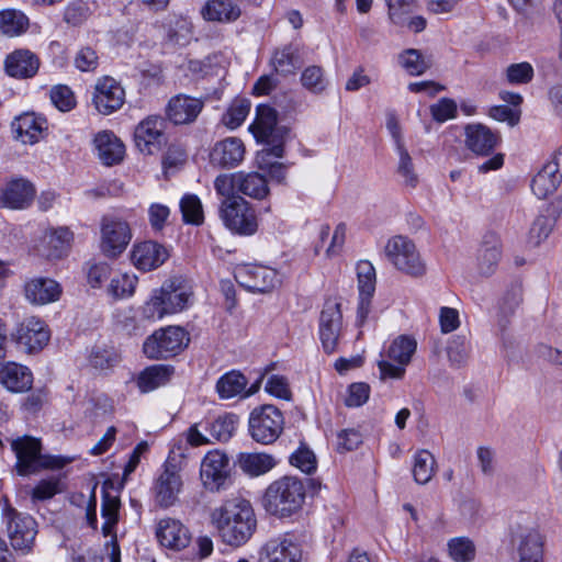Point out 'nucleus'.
<instances>
[{
    "instance_id": "f257e3e1",
    "label": "nucleus",
    "mask_w": 562,
    "mask_h": 562,
    "mask_svg": "<svg viewBox=\"0 0 562 562\" xmlns=\"http://www.w3.org/2000/svg\"><path fill=\"white\" fill-rule=\"evenodd\" d=\"M211 518L223 541L234 547L245 544L257 527L250 502L239 496L225 501L212 512Z\"/></svg>"
},
{
    "instance_id": "f03ea898",
    "label": "nucleus",
    "mask_w": 562,
    "mask_h": 562,
    "mask_svg": "<svg viewBox=\"0 0 562 562\" xmlns=\"http://www.w3.org/2000/svg\"><path fill=\"white\" fill-rule=\"evenodd\" d=\"M304 501L303 482L294 476H283L267 487L262 505L269 514L284 518L300 510Z\"/></svg>"
},
{
    "instance_id": "7ed1b4c3",
    "label": "nucleus",
    "mask_w": 562,
    "mask_h": 562,
    "mask_svg": "<svg viewBox=\"0 0 562 562\" xmlns=\"http://www.w3.org/2000/svg\"><path fill=\"white\" fill-rule=\"evenodd\" d=\"M283 428V414L273 405L267 404L256 407L249 415V435L255 441L261 445L274 442L282 434Z\"/></svg>"
},
{
    "instance_id": "20e7f679",
    "label": "nucleus",
    "mask_w": 562,
    "mask_h": 562,
    "mask_svg": "<svg viewBox=\"0 0 562 562\" xmlns=\"http://www.w3.org/2000/svg\"><path fill=\"white\" fill-rule=\"evenodd\" d=\"M133 237L130 224L114 215H105L100 222V251L109 259L119 258Z\"/></svg>"
},
{
    "instance_id": "39448f33",
    "label": "nucleus",
    "mask_w": 562,
    "mask_h": 562,
    "mask_svg": "<svg viewBox=\"0 0 562 562\" xmlns=\"http://www.w3.org/2000/svg\"><path fill=\"white\" fill-rule=\"evenodd\" d=\"M385 255L397 270L411 277L418 278L426 272V265L419 251L407 237L391 238L385 246Z\"/></svg>"
},
{
    "instance_id": "423d86ee",
    "label": "nucleus",
    "mask_w": 562,
    "mask_h": 562,
    "mask_svg": "<svg viewBox=\"0 0 562 562\" xmlns=\"http://www.w3.org/2000/svg\"><path fill=\"white\" fill-rule=\"evenodd\" d=\"M189 342L183 328L168 326L156 330L144 342V353L151 359H167L180 352Z\"/></svg>"
},
{
    "instance_id": "0eeeda50",
    "label": "nucleus",
    "mask_w": 562,
    "mask_h": 562,
    "mask_svg": "<svg viewBox=\"0 0 562 562\" xmlns=\"http://www.w3.org/2000/svg\"><path fill=\"white\" fill-rule=\"evenodd\" d=\"M8 537L14 550L27 553L31 551L37 535V524L27 514L19 513L7 506L3 510Z\"/></svg>"
},
{
    "instance_id": "6e6552de",
    "label": "nucleus",
    "mask_w": 562,
    "mask_h": 562,
    "mask_svg": "<svg viewBox=\"0 0 562 562\" xmlns=\"http://www.w3.org/2000/svg\"><path fill=\"white\" fill-rule=\"evenodd\" d=\"M416 347V340L409 336L401 335L395 338L389 347L387 358L396 364L385 359L380 360L378 367L381 380L402 379L405 374V367L411 362Z\"/></svg>"
},
{
    "instance_id": "1a4fd4ad",
    "label": "nucleus",
    "mask_w": 562,
    "mask_h": 562,
    "mask_svg": "<svg viewBox=\"0 0 562 562\" xmlns=\"http://www.w3.org/2000/svg\"><path fill=\"white\" fill-rule=\"evenodd\" d=\"M11 447L16 456L15 469L19 475L25 476L43 468L54 467L48 458L42 456V445L36 438L30 436L18 438L12 441Z\"/></svg>"
},
{
    "instance_id": "9d476101",
    "label": "nucleus",
    "mask_w": 562,
    "mask_h": 562,
    "mask_svg": "<svg viewBox=\"0 0 562 562\" xmlns=\"http://www.w3.org/2000/svg\"><path fill=\"white\" fill-rule=\"evenodd\" d=\"M11 338L27 353H35L48 344L50 330L43 319L30 316L18 324L15 330L11 333Z\"/></svg>"
},
{
    "instance_id": "9b49d317",
    "label": "nucleus",
    "mask_w": 562,
    "mask_h": 562,
    "mask_svg": "<svg viewBox=\"0 0 562 562\" xmlns=\"http://www.w3.org/2000/svg\"><path fill=\"white\" fill-rule=\"evenodd\" d=\"M234 277L243 288L259 293L270 292L281 282L274 269L260 265H240Z\"/></svg>"
},
{
    "instance_id": "f8f14e48",
    "label": "nucleus",
    "mask_w": 562,
    "mask_h": 562,
    "mask_svg": "<svg viewBox=\"0 0 562 562\" xmlns=\"http://www.w3.org/2000/svg\"><path fill=\"white\" fill-rule=\"evenodd\" d=\"M342 333V314L340 304L327 301L319 317V338L326 353L337 350L338 341Z\"/></svg>"
},
{
    "instance_id": "ddd939ff",
    "label": "nucleus",
    "mask_w": 562,
    "mask_h": 562,
    "mask_svg": "<svg viewBox=\"0 0 562 562\" xmlns=\"http://www.w3.org/2000/svg\"><path fill=\"white\" fill-rule=\"evenodd\" d=\"M165 125L162 117L150 115L136 126L134 137L140 153L154 155L162 148L166 144Z\"/></svg>"
},
{
    "instance_id": "4468645a",
    "label": "nucleus",
    "mask_w": 562,
    "mask_h": 562,
    "mask_svg": "<svg viewBox=\"0 0 562 562\" xmlns=\"http://www.w3.org/2000/svg\"><path fill=\"white\" fill-rule=\"evenodd\" d=\"M301 546L289 536H280L265 542L258 552L257 562H301Z\"/></svg>"
},
{
    "instance_id": "2eb2a0df",
    "label": "nucleus",
    "mask_w": 562,
    "mask_h": 562,
    "mask_svg": "<svg viewBox=\"0 0 562 562\" xmlns=\"http://www.w3.org/2000/svg\"><path fill=\"white\" fill-rule=\"evenodd\" d=\"M125 99V91L121 85L111 77L99 79L94 87L92 102L97 111L108 115L119 110Z\"/></svg>"
},
{
    "instance_id": "dca6fc26",
    "label": "nucleus",
    "mask_w": 562,
    "mask_h": 562,
    "mask_svg": "<svg viewBox=\"0 0 562 562\" xmlns=\"http://www.w3.org/2000/svg\"><path fill=\"white\" fill-rule=\"evenodd\" d=\"M35 188L27 179L12 178L0 188V207L22 210L31 206Z\"/></svg>"
},
{
    "instance_id": "f3484780",
    "label": "nucleus",
    "mask_w": 562,
    "mask_h": 562,
    "mask_svg": "<svg viewBox=\"0 0 562 562\" xmlns=\"http://www.w3.org/2000/svg\"><path fill=\"white\" fill-rule=\"evenodd\" d=\"M200 475L206 488L220 490L229 475L228 457L218 450L207 452L201 462Z\"/></svg>"
},
{
    "instance_id": "a211bd4d",
    "label": "nucleus",
    "mask_w": 562,
    "mask_h": 562,
    "mask_svg": "<svg viewBox=\"0 0 562 562\" xmlns=\"http://www.w3.org/2000/svg\"><path fill=\"white\" fill-rule=\"evenodd\" d=\"M173 460L172 457L168 458L155 484L156 501L162 507L173 505L182 488V479L177 465L172 463Z\"/></svg>"
},
{
    "instance_id": "6ab92c4d",
    "label": "nucleus",
    "mask_w": 562,
    "mask_h": 562,
    "mask_svg": "<svg viewBox=\"0 0 562 562\" xmlns=\"http://www.w3.org/2000/svg\"><path fill=\"white\" fill-rule=\"evenodd\" d=\"M204 103L202 98L179 93L169 100L166 115L176 125L191 124L198 119Z\"/></svg>"
},
{
    "instance_id": "aec40b11",
    "label": "nucleus",
    "mask_w": 562,
    "mask_h": 562,
    "mask_svg": "<svg viewBox=\"0 0 562 562\" xmlns=\"http://www.w3.org/2000/svg\"><path fill=\"white\" fill-rule=\"evenodd\" d=\"M168 257L167 248L151 240L134 244L131 251L132 263L142 271L157 269Z\"/></svg>"
},
{
    "instance_id": "412c9836",
    "label": "nucleus",
    "mask_w": 562,
    "mask_h": 562,
    "mask_svg": "<svg viewBox=\"0 0 562 562\" xmlns=\"http://www.w3.org/2000/svg\"><path fill=\"white\" fill-rule=\"evenodd\" d=\"M246 148L238 137H227L215 143L210 154V160L221 168H235L245 157Z\"/></svg>"
},
{
    "instance_id": "4be33fe9",
    "label": "nucleus",
    "mask_w": 562,
    "mask_h": 562,
    "mask_svg": "<svg viewBox=\"0 0 562 562\" xmlns=\"http://www.w3.org/2000/svg\"><path fill=\"white\" fill-rule=\"evenodd\" d=\"M98 158L105 166L120 164L125 155V145L112 131H101L93 138Z\"/></svg>"
},
{
    "instance_id": "5701e85b",
    "label": "nucleus",
    "mask_w": 562,
    "mask_h": 562,
    "mask_svg": "<svg viewBox=\"0 0 562 562\" xmlns=\"http://www.w3.org/2000/svg\"><path fill=\"white\" fill-rule=\"evenodd\" d=\"M156 536L161 546L173 550L184 549L191 542L189 529L181 521L173 518L161 519Z\"/></svg>"
},
{
    "instance_id": "b1692460",
    "label": "nucleus",
    "mask_w": 562,
    "mask_h": 562,
    "mask_svg": "<svg viewBox=\"0 0 562 562\" xmlns=\"http://www.w3.org/2000/svg\"><path fill=\"white\" fill-rule=\"evenodd\" d=\"M0 384L12 393H24L32 389L31 370L16 362H7L0 369Z\"/></svg>"
},
{
    "instance_id": "393cba45",
    "label": "nucleus",
    "mask_w": 562,
    "mask_h": 562,
    "mask_svg": "<svg viewBox=\"0 0 562 562\" xmlns=\"http://www.w3.org/2000/svg\"><path fill=\"white\" fill-rule=\"evenodd\" d=\"M171 314L184 310L192 296V289L182 277H172L160 288Z\"/></svg>"
},
{
    "instance_id": "a878e982",
    "label": "nucleus",
    "mask_w": 562,
    "mask_h": 562,
    "mask_svg": "<svg viewBox=\"0 0 562 562\" xmlns=\"http://www.w3.org/2000/svg\"><path fill=\"white\" fill-rule=\"evenodd\" d=\"M5 71L14 78H32L40 68L38 57L29 49H16L4 61Z\"/></svg>"
},
{
    "instance_id": "bb28decb",
    "label": "nucleus",
    "mask_w": 562,
    "mask_h": 562,
    "mask_svg": "<svg viewBox=\"0 0 562 562\" xmlns=\"http://www.w3.org/2000/svg\"><path fill=\"white\" fill-rule=\"evenodd\" d=\"M16 139L23 144L33 145L43 138L46 131V120L34 113H24L12 123Z\"/></svg>"
},
{
    "instance_id": "cd10ccee",
    "label": "nucleus",
    "mask_w": 562,
    "mask_h": 562,
    "mask_svg": "<svg viewBox=\"0 0 562 562\" xmlns=\"http://www.w3.org/2000/svg\"><path fill=\"white\" fill-rule=\"evenodd\" d=\"M501 240L494 233L484 235L477 250V269L480 274H493L502 257Z\"/></svg>"
},
{
    "instance_id": "c85d7f7f",
    "label": "nucleus",
    "mask_w": 562,
    "mask_h": 562,
    "mask_svg": "<svg viewBox=\"0 0 562 562\" xmlns=\"http://www.w3.org/2000/svg\"><path fill=\"white\" fill-rule=\"evenodd\" d=\"M498 136L483 124L465 126V145L476 155H488L497 145Z\"/></svg>"
},
{
    "instance_id": "c756f323",
    "label": "nucleus",
    "mask_w": 562,
    "mask_h": 562,
    "mask_svg": "<svg viewBox=\"0 0 562 562\" xmlns=\"http://www.w3.org/2000/svg\"><path fill=\"white\" fill-rule=\"evenodd\" d=\"M61 288L53 279L35 278L25 284V296L33 303L44 305L60 297Z\"/></svg>"
},
{
    "instance_id": "7c9ffc66",
    "label": "nucleus",
    "mask_w": 562,
    "mask_h": 562,
    "mask_svg": "<svg viewBox=\"0 0 562 562\" xmlns=\"http://www.w3.org/2000/svg\"><path fill=\"white\" fill-rule=\"evenodd\" d=\"M74 240V233L67 227H59L47 232L43 239L41 254L48 259L65 257Z\"/></svg>"
},
{
    "instance_id": "2f4dec72",
    "label": "nucleus",
    "mask_w": 562,
    "mask_h": 562,
    "mask_svg": "<svg viewBox=\"0 0 562 562\" xmlns=\"http://www.w3.org/2000/svg\"><path fill=\"white\" fill-rule=\"evenodd\" d=\"M514 542L519 559L543 560V539L533 528H521L515 536Z\"/></svg>"
},
{
    "instance_id": "473e14b6",
    "label": "nucleus",
    "mask_w": 562,
    "mask_h": 562,
    "mask_svg": "<svg viewBox=\"0 0 562 562\" xmlns=\"http://www.w3.org/2000/svg\"><path fill=\"white\" fill-rule=\"evenodd\" d=\"M257 140L272 144L277 134V112L269 105H259L257 108L256 121L250 125Z\"/></svg>"
},
{
    "instance_id": "72a5a7b5",
    "label": "nucleus",
    "mask_w": 562,
    "mask_h": 562,
    "mask_svg": "<svg viewBox=\"0 0 562 562\" xmlns=\"http://www.w3.org/2000/svg\"><path fill=\"white\" fill-rule=\"evenodd\" d=\"M240 14V8L232 0H209L201 8L202 18L209 22L232 23Z\"/></svg>"
},
{
    "instance_id": "f704fd0d",
    "label": "nucleus",
    "mask_w": 562,
    "mask_h": 562,
    "mask_svg": "<svg viewBox=\"0 0 562 562\" xmlns=\"http://www.w3.org/2000/svg\"><path fill=\"white\" fill-rule=\"evenodd\" d=\"M214 188L221 199L220 211L248 210L247 202L234 191V176L220 175L214 181Z\"/></svg>"
},
{
    "instance_id": "c9c22d12",
    "label": "nucleus",
    "mask_w": 562,
    "mask_h": 562,
    "mask_svg": "<svg viewBox=\"0 0 562 562\" xmlns=\"http://www.w3.org/2000/svg\"><path fill=\"white\" fill-rule=\"evenodd\" d=\"M552 168V166L544 164L531 180V191L538 199H547L562 183V176L557 172V169L553 170Z\"/></svg>"
},
{
    "instance_id": "e433bc0d",
    "label": "nucleus",
    "mask_w": 562,
    "mask_h": 562,
    "mask_svg": "<svg viewBox=\"0 0 562 562\" xmlns=\"http://www.w3.org/2000/svg\"><path fill=\"white\" fill-rule=\"evenodd\" d=\"M193 30L194 26L190 19L173 16L166 25L165 41L170 46H187L193 40Z\"/></svg>"
},
{
    "instance_id": "4c0bfd02",
    "label": "nucleus",
    "mask_w": 562,
    "mask_h": 562,
    "mask_svg": "<svg viewBox=\"0 0 562 562\" xmlns=\"http://www.w3.org/2000/svg\"><path fill=\"white\" fill-rule=\"evenodd\" d=\"M270 64L274 72L288 76L295 74L300 67V50L299 47L293 44H288L281 48H277L273 52Z\"/></svg>"
},
{
    "instance_id": "58836bf2",
    "label": "nucleus",
    "mask_w": 562,
    "mask_h": 562,
    "mask_svg": "<svg viewBox=\"0 0 562 562\" xmlns=\"http://www.w3.org/2000/svg\"><path fill=\"white\" fill-rule=\"evenodd\" d=\"M173 369L169 366L155 364L140 372L137 385L142 393H148L165 385L171 378Z\"/></svg>"
},
{
    "instance_id": "ea45409f",
    "label": "nucleus",
    "mask_w": 562,
    "mask_h": 562,
    "mask_svg": "<svg viewBox=\"0 0 562 562\" xmlns=\"http://www.w3.org/2000/svg\"><path fill=\"white\" fill-rule=\"evenodd\" d=\"M221 217L224 225L237 235H252L259 226L256 213H221Z\"/></svg>"
},
{
    "instance_id": "a19ab883",
    "label": "nucleus",
    "mask_w": 562,
    "mask_h": 562,
    "mask_svg": "<svg viewBox=\"0 0 562 562\" xmlns=\"http://www.w3.org/2000/svg\"><path fill=\"white\" fill-rule=\"evenodd\" d=\"M238 464L250 476H259L270 471L276 465V462L267 453H240Z\"/></svg>"
},
{
    "instance_id": "79ce46f5",
    "label": "nucleus",
    "mask_w": 562,
    "mask_h": 562,
    "mask_svg": "<svg viewBox=\"0 0 562 562\" xmlns=\"http://www.w3.org/2000/svg\"><path fill=\"white\" fill-rule=\"evenodd\" d=\"M237 184L244 194L252 199L262 200L269 194L267 179L259 172L239 173Z\"/></svg>"
},
{
    "instance_id": "37998d69",
    "label": "nucleus",
    "mask_w": 562,
    "mask_h": 562,
    "mask_svg": "<svg viewBox=\"0 0 562 562\" xmlns=\"http://www.w3.org/2000/svg\"><path fill=\"white\" fill-rule=\"evenodd\" d=\"M247 379L237 371H231L221 376L216 383V391L221 398L228 400L245 392Z\"/></svg>"
},
{
    "instance_id": "c03bdc74",
    "label": "nucleus",
    "mask_w": 562,
    "mask_h": 562,
    "mask_svg": "<svg viewBox=\"0 0 562 562\" xmlns=\"http://www.w3.org/2000/svg\"><path fill=\"white\" fill-rule=\"evenodd\" d=\"M400 65L411 75L420 76L432 65L431 59L425 57L420 50L408 48L398 55Z\"/></svg>"
},
{
    "instance_id": "a18cd8bd",
    "label": "nucleus",
    "mask_w": 562,
    "mask_h": 562,
    "mask_svg": "<svg viewBox=\"0 0 562 562\" xmlns=\"http://www.w3.org/2000/svg\"><path fill=\"white\" fill-rule=\"evenodd\" d=\"M121 501L117 496H111L104 493L101 504V516L104 519L102 525V533L104 537L114 533V528L119 522Z\"/></svg>"
},
{
    "instance_id": "49530a36",
    "label": "nucleus",
    "mask_w": 562,
    "mask_h": 562,
    "mask_svg": "<svg viewBox=\"0 0 562 562\" xmlns=\"http://www.w3.org/2000/svg\"><path fill=\"white\" fill-rule=\"evenodd\" d=\"M436 472L435 457L428 450H419L414 457L413 475L418 484L428 483Z\"/></svg>"
},
{
    "instance_id": "de8ad7c7",
    "label": "nucleus",
    "mask_w": 562,
    "mask_h": 562,
    "mask_svg": "<svg viewBox=\"0 0 562 562\" xmlns=\"http://www.w3.org/2000/svg\"><path fill=\"white\" fill-rule=\"evenodd\" d=\"M27 18L16 10H4L0 12V32L3 35L13 37L26 31Z\"/></svg>"
},
{
    "instance_id": "09e8293b",
    "label": "nucleus",
    "mask_w": 562,
    "mask_h": 562,
    "mask_svg": "<svg viewBox=\"0 0 562 562\" xmlns=\"http://www.w3.org/2000/svg\"><path fill=\"white\" fill-rule=\"evenodd\" d=\"M300 81L306 90L315 94L323 93L328 86L325 71L318 65L307 66L302 71Z\"/></svg>"
},
{
    "instance_id": "8fccbe9b",
    "label": "nucleus",
    "mask_w": 562,
    "mask_h": 562,
    "mask_svg": "<svg viewBox=\"0 0 562 562\" xmlns=\"http://www.w3.org/2000/svg\"><path fill=\"white\" fill-rule=\"evenodd\" d=\"M237 420L238 418L236 415L225 414L210 423L206 430L212 439L227 441L236 429Z\"/></svg>"
},
{
    "instance_id": "3c124183",
    "label": "nucleus",
    "mask_w": 562,
    "mask_h": 562,
    "mask_svg": "<svg viewBox=\"0 0 562 562\" xmlns=\"http://www.w3.org/2000/svg\"><path fill=\"white\" fill-rule=\"evenodd\" d=\"M250 110V102L246 99H237L232 102L227 111L223 114L222 123L235 130L241 125Z\"/></svg>"
},
{
    "instance_id": "603ef678",
    "label": "nucleus",
    "mask_w": 562,
    "mask_h": 562,
    "mask_svg": "<svg viewBox=\"0 0 562 562\" xmlns=\"http://www.w3.org/2000/svg\"><path fill=\"white\" fill-rule=\"evenodd\" d=\"M448 551L456 562H471L475 558L474 543L464 537L453 538L448 542Z\"/></svg>"
},
{
    "instance_id": "864d4df0",
    "label": "nucleus",
    "mask_w": 562,
    "mask_h": 562,
    "mask_svg": "<svg viewBox=\"0 0 562 562\" xmlns=\"http://www.w3.org/2000/svg\"><path fill=\"white\" fill-rule=\"evenodd\" d=\"M522 300V289L520 284H512L503 294L499 301V323L513 315Z\"/></svg>"
},
{
    "instance_id": "5fc2aeb1",
    "label": "nucleus",
    "mask_w": 562,
    "mask_h": 562,
    "mask_svg": "<svg viewBox=\"0 0 562 562\" xmlns=\"http://www.w3.org/2000/svg\"><path fill=\"white\" fill-rule=\"evenodd\" d=\"M358 289L361 295H373L375 291V269L368 260L357 265Z\"/></svg>"
},
{
    "instance_id": "6e6d98bb",
    "label": "nucleus",
    "mask_w": 562,
    "mask_h": 562,
    "mask_svg": "<svg viewBox=\"0 0 562 562\" xmlns=\"http://www.w3.org/2000/svg\"><path fill=\"white\" fill-rule=\"evenodd\" d=\"M290 463L306 474L313 473L317 467L315 453L305 443L290 456Z\"/></svg>"
},
{
    "instance_id": "4d7b16f0",
    "label": "nucleus",
    "mask_w": 562,
    "mask_h": 562,
    "mask_svg": "<svg viewBox=\"0 0 562 562\" xmlns=\"http://www.w3.org/2000/svg\"><path fill=\"white\" fill-rule=\"evenodd\" d=\"M136 284V276L122 273L112 278L109 286V293L115 299L128 297L134 293Z\"/></svg>"
},
{
    "instance_id": "13d9d810",
    "label": "nucleus",
    "mask_w": 562,
    "mask_h": 562,
    "mask_svg": "<svg viewBox=\"0 0 562 562\" xmlns=\"http://www.w3.org/2000/svg\"><path fill=\"white\" fill-rule=\"evenodd\" d=\"M142 314L146 319H160L167 314H171L161 294L160 289L155 290L150 299L142 307Z\"/></svg>"
},
{
    "instance_id": "bf43d9fd",
    "label": "nucleus",
    "mask_w": 562,
    "mask_h": 562,
    "mask_svg": "<svg viewBox=\"0 0 562 562\" xmlns=\"http://www.w3.org/2000/svg\"><path fill=\"white\" fill-rule=\"evenodd\" d=\"M400 160L397 165V172L403 178L404 183L411 188H415L418 182V177L415 172L412 157L407 149L404 147L396 148Z\"/></svg>"
},
{
    "instance_id": "052dcab7",
    "label": "nucleus",
    "mask_w": 562,
    "mask_h": 562,
    "mask_svg": "<svg viewBox=\"0 0 562 562\" xmlns=\"http://www.w3.org/2000/svg\"><path fill=\"white\" fill-rule=\"evenodd\" d=\"M469 357V341L465 336H456L448 346V358L452 366H463Z\"/></svg>"
},
{
    "instance_id": "680f3d73",
    "label": "nucleus",
    "mask_w": 562,
    "mask_h": 562,
    "mask_svg": "<svg viewBox=\"0 0 562 562\" xmlns=\"http://www.w3.org/2000/svg\"><path fill=\"white\" fill-rule=\"evenodd\" d=\"M533 68L527 63L512 64L506 68V79L510 85H526L533 78Z\"/></svg>"
},
{
    "instance_id": "e2e57ef3",
    "label": "nucleus",
    "mask_w": 562,
    "mask_h": 562,
    "mask_svg": "<svg viewBox=\"0 0 562 562\" xmlns=\"http://www.w3.org/2000/svg\"><path fill=\"white\" fill-rule=\"evenodd\" d=\"M557 222L555 216L548 213H540L532 223L530 228L531 238L536 239L537 244L548 238Z\"/></svg>"
},
{
    "instance_id": "0e129e2a",
    "label": "nucleus",
    "mask_w": 562,
    "mask_h": 562,
    "mask_svg": "<svg viewBox=\"0 0 562 562\" xmlns=\"http://www.w3.org/2000/svg\"><path fill=\"white\" fill-rule=\"evenodd\" d=\"M90 14V5L82 0H76L67 5L64 13V20L68 24L76 26L83 23Z\"/></svg>"
},
{
    "instance_id": "69168bd1",
    "label": "nucleus",
    "mask_w": 562,
    "mask_h": 562,
    "mask_svg": "<svg viewBox=\"0 0 562 562\" xmlns=\"http://www.w3.org/2000/svg\"><path fill=\"white\" fill-rule=\"evenodd\" d=\"M63 492V485L59 479L50 477L42 480L32 491V498L35 501H45Z\"/></svg>"
},
{
    "instance_id": "338daca9",
    "label": "nucleus",
    "mask_w": 562,
    "mask_h": 562,
    "mask_svg": "<svg viewBox=\"0 0 562 562\" xmlns=\"http://www.w3.org/2000/svg\"><path fill=\"white\" fill-rule=\"evenodd\" d=\"M284 154L282 144L272 145L269 148L262 149L256 155V166L259 170L266 172L273 164L279 162L277 159L281 158Z\"/></svg>"
},
{
    "instance_id": "774afa93",
    "label": "nucleus",
    "mask_w": 562,
    "mask_h": 562,
    "mask_svg": "<svg viewBox=\"0 0 562 562\" xmlns=\"http://www.w3.org/2000/svg\"><path fill=\"white\" fill-rule=\"evenodd\" d=\"M457 103L449 98H441L437 103L430 106V113L436 122L443 123L454 119L457 115Z\"/></svg>"
}]
</instances>
